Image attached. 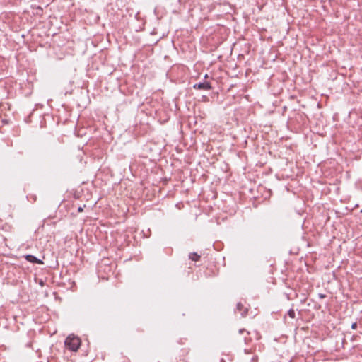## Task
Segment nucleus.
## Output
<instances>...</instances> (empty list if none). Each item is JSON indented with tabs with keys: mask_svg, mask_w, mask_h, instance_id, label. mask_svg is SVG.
Here are the masks:
<instances>
[{
	"mask_svg": "<svg viewBox=\"0 0 362 362\" xmlns=\"http://www.w3.org/2000/svg\"><path fill=\"white\" fill-rule=\"evenodd\" d=\"M288 315L291 318H292V319L295 318L296 313H295L294 310H293V309H290V310L288 311Z\"/></svg>",
	"mask_w": 362,
	"mask_h": 362,
	"instance_id": "423d86ee",
	"label": "nucleus"
},
{
	"mask_svg": "<svg viewBox=\"0 0 362 362\" xmlns=\"http://www.w3.org/2000/svg\"><path fill=\"white\" fill-rule=\"evenodd\" d=\"M189 259L192 261L198 262L201 259V255H198L197 252H190L189 254Z\"/></svg>",
	"mask_w": 362,
	"mask_h": 362,
	"instance_id": "39448f33",
	"label": "nucleus"
},
{
	"mask_svg": "<svg viewBox=\"0 0 362 362\" xmlns=\"http://www.w3.org/2000/svg\"><path fill=\"white\" fill-rule=\"evenodd\" d=\"M25 259L30 263L38 264H43V262L42 260L39 259L38 258H37L35 256H34L33 255H26L25 256Z\"/></svg>",
	"mask_w": 362,
	"mask_h": 362,
	"instance_id": "20e7f679",
	"label": "nucleus"
},
{
	"mask_svg": "<svg viewBox=\"0 0 362 362\" xmlns=\"http://www.w3.org/2000/svg\"><path fill=\"white\" fill-rule=\"evenodd\" d=\"M83 207H82V206H79V207L78 208V212H82V211H83Z\"/></svg>",
	"mask_w": 362,
	"mask_h": 362,
	"instance_id": "1a4fd4ad",
	"label": "nucleus"
},
{
	"mask_svg": "<svg viewBox=\"0 0 362 362\" xmlns=\"http://www.w3.org/2000/svg\"><path fill=\"white\" fill-rule=\"evenodd\" d=\"M319 296H320V298H321L325 297V295H324V294H320Z\"/></svg>",
	"mask_w": 362,
	"mask_h": 362,
	"instance_id": "f8f14e48",
	"label": "nucleus"
},
{
	"mask_svg": "<svg viewBox=\"0 0 362 362\" xmlns=\"http://www.w3.org/2000/svg\"><path fill=\"white\" fill-rule=\"evenodd\" d=\"M236 310L240 313L242 317H245L247 315L248 308H245L241 302L237 303Z\"/></svg>",
	"mask_w": 362,
	"mask_h": 362,
	"instance_id": "7ed1b4c3",
	"label": "nucleus"
},
{
	"mask_svg": "<svg viewBox=\"0 0 362 362\" xmlns=\"http://www.w3.org/2000/svg\"><path fill=\"white\" fill-rule=\"evenodd\" d=\"M81 344V341L79 337L74 336V334L69 335L64 341L66 348L71 351H77Z\"/></svg>",
	"mask_w": 362,
	"mask_h": 362,
	"instance_id": "f257e3e1",
	"label": "nucleus"
},
{
	"mask_svg": "<svg viewBox=\"0 0 362 362\" xmlns=\"http://www.w3.org/2000/svg\"><path fill=\"white\" fill-rule=\"evenodd\" d=\"M250 361L251 362H257L258 361V356L257 355H254L251 359H250Z\"/></svg>",
	"mask_w": 362,
	"mask_h": 362,
	"instance_id": "0eeeda50",
	"label": "nucleus"
},
{
	"mask_svg": "<svg viewBox=\"0 0 362 362\" xmlns=\"http://www.w3.org/2000/svg\"><path fill=\"white\" fill-rule=\"evenodd\" d=\"M356 328H357V323H356V322H354V323H352V325H351V329H356Z\"/></svg>",
	"mask_w": 362,
	"mask_h": 362,
	"instance_id": "6e6552de",
	"label": "nucleus"
},
{
	"mask_svg": "<svg viewBox=\"0 0 362 362\" xmlns=\"http://www.w3.org/2000/svg\"><path fill=\"white\" fill-rule=\"evenodd\" d=\"M193 88L194 89L197 90H210L212 89V86L210 83L207 81L204 82H199L197 83L194 84Z\"/></svg>",
	"mask_w": 362,
	"mask_h": 362,
	"instance_id": "f03ea898",
	"label": "nucleus"
},
{
	"mask_svg": "<svg viewBox=\"0 0 362 362\" xmlns=\"http://www.w3.org/2000/svg\"><path fill=\"white\" fill-rule=\"evenodd\" d=\"M208 78V74H205L204 78Z\"/></svg>",
	"mask_w": 362,
	"mask_h": 362,
	"instance_id": "ddd939ff",
	"label": "nucleus"
},
{
	"mask_svg": "<svg viewBox=\"0 0 362 362\" xmlns=\"http://www.w3.org/2000/svg\"><path fill=\"white\" fill-rule=\"evenodd\" d=\"M244 352H245V354H250V353H251V351H250V350H248V349H245V350H244Z\"/></svg>",
	"mask_w": 362,
	"mask_h": 362,
	"instance_id": "9d476101",
	"label": "nucleus"
},
{
	"mask_svg": "<svg viewBox=\"0 0 362 362\" xmlns=\"http://www.w3.org/2000/svg\"><path fill=\"white\" fill-rule=\"evenodd\" d=\"M244 332H245V330L244 329H240L239 330V332H240V334H243Z\"/></svg>",
	"mask_w": 362,
	"mask_h": 362,
	"instance_id": "9b49d317",
	"label": "nucleus"
}]
</instances>
